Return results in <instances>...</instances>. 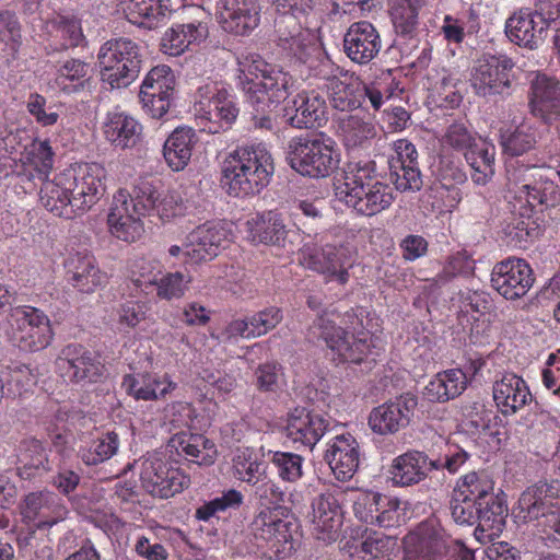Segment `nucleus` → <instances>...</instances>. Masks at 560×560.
I'll use <instances>...</instances> for the list:
<instances>
[{"label": "nucleus", "instance_id": "nucleus-1", "mask_svg": "<svg viewBox=\"0 0 560 560\" xmlns=\"http://www.w3.org/2000/svg\"><path fill=\"white\" fill-rule=\"evenodd\" d=\"M279 13L275 21L276 43L279 54L292 66L298 67L318 46L311 27L350 12L353 2L345 0H272Z\"/></svg>", "mask_w": 560, "mask_h": 560}, {"label": "nucleus", "instance_id": "nucleus-2", "mask_svg": "<svg viewBox=\"0 0 560 560\" xmlns=\"http://www.w3.org/2000/svg\"><path fill=\"white\" fill-rule=\"evenodd\" d=\"M105 179L106 170L98 163L71 164L42 185L40 202L60 218L83 214L104 195Z\"/></svg>", "mask_w": 560, "mask_h": 560}, {"label": "nucleus", "instance_id": "nucleus-3", "mask_svg": "<svg viewBox=\"0 0 560 560\" xmlns=\"http://www.w3.org/2000/svg\"><path fill=\"white\" fill-rule=\"evenodd\" d=\"M331 312H324L314 322L319 337L342 363L360 364L371 358L375 360L385 349L381 336L372 331L371 313L363 307L350 308L343 313L337 326Z\"/></svg>", "mask_w": 560, "mask_h": 560}, {"label": "nucleus", "instance_id": "nucleus-4", "mask_svg": "<svg viewBox=\"0 0 560 560\" xmlns=\"http://www.w3.org/2000/svg\"><path fill=\"white\" fill-rule=\"evenodd\" d=\"M275 173L273 158L264 143L237 145L224 159L222 183L231 196L244 198L260 194Z\"/></svg>", "mask_w": 560, "mask_h": 560}, {"label": "nucleus", "instance_id": "nucleus-5", "mask_svg": "<svg viewBox=\"0 0 560 560\" xmlns=\"http://www.w3.org/2000/svg\"><path fill=\"white\" fill-rule=\"evenodd\" d=\"M550 167L536 155L527 163L515 161L506 166V190L521 209L534 212L540 206L556 207L560 203L559 186L547 174Z\"/></svg>", "mask_w": 560, "mask_h": 560}, {"label": "nucleus", "instance_id": "nucleus-6", "mask_svg": "<svg viewBox=\"0 0 560 560\" xmlns=\"http://www.w3.org/2000/svg\"><path fill=\"white\" fill-rule=\"evenodd\" d=\"M439 448V454L432 457L417 450L397 456L392 465L394 483L401 487L418 485L433 470H447L454 475L470 457L463 447L450 441H444Z\"/></svg>", "mask_w": 560, "mask_h": 560}, {"label": "nucleus", "instance_id": "nucleus-7", "mask_svg": "<svg viewBox=\"0 0 560 560\" xmlns=\"http://www.w3.org/2000/svg\"><path fill=\"white\" fill-rule=\"evenodd\" d=\"M292 170L310 178H326L339 166L340 153L335 141L323 132L294 137L288 147Z\"/></svg>", "mask_w": 560, "mask_h": 560}, {"label": "nucleus", "instance_id": "nucleus-8", "mask_svg": "<svg viewBox=\"0 0 560 560\" xmlns=\"http://www.w3.org/2000/svg\"><path fill=\"white\" fill-rule=\"evenodd\" d=\"M551 490L547 483L528 487L518 499V510L524 521L537 522V535L547 548L560 549V503Z\"/></svg>", "mask_w": 560, "mask_h": 560}, {"label": "nucleus", "instance_id": "nucleus-9", "mask_svg": "<svg viewBox=\"0 0 560 560\" xmlns=\"http://www.w3.org/2000/svg\"><path fill=\"white\" fill-rule=\"evenodd\" d=\"M288 513L284 506H265L250 524L255 545L269 559H284L294 549L293 524Z\"/></svg>", "mask_w": 560, "mask_h": 560}, {"label": "nucleus", "instance_id": "nucleus-10", "mask_svg": "<svg viewBox=\"0 0 560 560\" xmlns=\"http://www.w3.org/2000/svg\"><path fill=\"white\" fill-rule=\"evenodd\" d=\"M8 323L5 336L13 346L23 351L43 350L54 338L50 319L43 311L33 306L11 308Z\"/></svg>", "mask_w": 560, "mask_h": 560}, {"label": "nucleus", "instance_id": "nucleus-11", "mask_svg": "<svg viewBox=\"0 0 560 560\" xmlns=\"http://www.w3.org/2000/svg\"><path fill=\"white\" fill-rule=\"evenodd\" d=\"M138 47L127 38L106 42L98 52L103 82L113 89L128 86L139 72Z\"/></svg>", "mask_w": 560, "mask_h": 560}, {"label": "nucleus", "instance_id": "nucleus-12", "mask_svg": "<svg viewBox=\"0 0 560 560\" xmlns=\"http://www.w3.org/2000/svg\"><path fill=\"white\" fill-rule=\"evenodd\" d=\"M190 485V477L174 466L166 452L155 450L142 462V489L152 497L168 499L183 492Z\"/></svg>", "mask_w": 560, "mask_h": 560}, {"label": "nucleus", "instance_id": "nucleus-13", "mask_svg": "<svg viewBox=\"0 0 560 560\" xmlns=\"http://www.w3.org/2000/svg\"><path fill=\"white\" fill-rule=\"evenodd\" d=\"M358 253L349 243H327L320 248L305 247L301 257L303 264L328 281L345 285L350 280V269L355 265Z\"/></svg>", "mask_w": 560, "mask_h": 560}, {"label": "nucleus", "instance_id": "nucleus-14", "mask_svg": "<svg viewBox=\"0 0 560 560\" xmlns=\"http://www.w3.org/2000/svg\"><path fill=\"white\" fill-rule=\"evenodd\" d=\"M453 544L441 522L428 517L405 536L402 560H443Z\"/></svg>", "mask_w": 560, "mask_h": 560}, {"label": "nucleus", "instance_id": "nucleus-15", "mask_svg": "<svg viewBox=\"0 0 560 560\" xmlns=\"http://www.w3.org/2000/svg\"><path fill=\"white\" fill-rule=\"evenodd\" d=\"M56 368L62 377L78 384L96 383L104 374L101 357L79 343L61 349Z\"/></svg>", "mask_w": 560, "mask_h": 560}, {"label": "nucleus", "instance_id": "nucleus-16", "mask_svg": "<svg viewBox=\"0 0 560 560\" xmlns=\"http://www.w3.org/2000/svg\"><path fill=\"white\" fill-rule=\"evenodd\" d=\"M514 62L506 56H490L479 60L471 71V86L479 96L510 93Z\"/></svg>", "mask_w": 560, "mask_h": 560}, {"label": "nucleus", "instance_id": "nucleus-17", "mask_svg": "<svg viewBox=\"0 0 560 560\" xmlns=\"http://www.w3.org/2000/svg\"><path fill=\"white\" fill-rule=\"evenodd\" d=\"M196 117L201 120L202 129L209 133H220L232 128L240 114L233 93L218 88L210 96L195 104Z\"/></svg>", "mask_w": 560, "mask_h": 560}, {"label": "nucleus", "instance_id": "nucleus-18", "mask_svg": "<svg viewBox=\"0 0 560 560\" xmlns=\"http://www.w3.org/2000/svg\"><path fill=\"white\" fill-rule=\"evenodd\" d=\"M535 281L530 265L523 258L509 257L497 262L491 272L492 288L506 300L523 298Z\"/></svg>", "mask_w": 560, "mask_h": 560}, {"label": "nucleus", "instance_id": "nucleus-19", "mask_svg": "<svg viewBox=\"0 0 560 560\" xmlns=\"http://www.w3.org/2000/svg\"><path fill=\"white\" fill-rule=\"evenodd\" d=\"M326 86L329 102L337 110L352 112L362 107L365 101L375 112L380 109V92L369 88V83H364L354 73L348 72L347 78L338 77Z\"/></svg>", "mask_w": 560, "mask_h": 560}, {"label": "nucleus", "instance_id": "nucleus-20", "mask_svg": "<svg viewBox=\"0 0 560 560\" xmlns=\"http://www.w3.org/2000/svg\"><path fill=\"white\" fill-rule=\"evenodd\" d=\"M139 198L137 189L132 194L127 189H119L114 196L107 223L110 234L116 238L132 243L140 236Z\"/></svg>", "mask_w": 560, "mask_h": 560}, {"label": "nucleus", "instance_id": "nucleus-21", "mask_svg": "<svg viewBox=\"0 0 560 560\" xmlns=\"http://www.w3.org/2000/svg\"><path fill=\"white\" fill-rule=\"evenodd\" d=\"M417 405V397L407 394L374 407L368 418L369 427L380 435L395 434L409 425Z\"/></svg>", "mask_w": 560, "mask_h": 560}, {"label": "nucleus", "instance_id": "nucleus-22", "mask_svg": "<svg viewBox=\"0 0 560 560\" xmlns=\"http://www.w3.org/2000/svg\"><path fill=\"white\" fill-rule=\"evenodd\" d=\"M195 11L198 16L194 20L188 23L173 24L165 31L160 42L161 52L177 57L188 50L191 45L200 44L208 37L210 18L200 7H196Z\"/></svg>", "mask_w": 560, "mask_h": 560}, {"label": "nucleus", "instance_id": "nucleus-23", "mask_svg": "<svg viewBox=\"0 0 560 560\" xmlns=\"http://www.w3.org/2000/svg\"><path fill=\"white\" fill-rule=\"evenodd\" d=\"M393 150L388 165L396 188L400 191L419 190L422 177L416 145L408 139H398L394 141Z\"/></svg>", "mask_w": 560, "mask_h": 560}, {"label": "nucleus", "instance_id": "nucleus-24", "mask_svg": "<svg viewBox=\"0 0 560 560\" xmlns=\"http://www.w3.org/2000/svg\"><path fill=\"white\" fill-rule=\"evenodd\" d=\"M381 49V35L369 21L352 23L343 35V51L357 65H369L378 56Z\"/></svg>", "mask_w": 560, "mask_h": 560}, {"label": "nucleus", "instance_id": "nucleus-25", "mask_svg": "<svg viewBox=\"0 0 560 560\" xmlns=\"http://www.w3.org/2000/svg\"><path fill=\"white\" fill-rule=\"evenodd\" d=\"M293 86L292 77L273 66L246 97L257 113L265 114L283 102Z\"/></svg>", "mask_w": 560, "mask_h": 560}, {"label": "nucleus", "instance_id": "nucleus-26", "mask_svg": "<svg viewBox=\"0 0 560 560\" xmlns=\"http://www.w3.org/2000/svg\"><path fill=\"white\" fill-rule=\"evenodd\" d=\"M217 12L222 28L234 35H248L260 21L257 0H218Z\"/></svg>", "mask_w": 560, "mask_h": 560}, {"label": "nucleus", "instance_id": "nucleus-27", "mask_svg": "<svg viewBox=\"0 0 560 560\" xmlns=\"http://www.w3.org/2000/svg\"><path fill=\"white\" fill-rule=\"evenodd\" d=\"M187 205L176 190H164L161 180L142 182V217L170 221L186 213Z\"/></svg>", "mask_w": 560, "mask_h": 560}, {"label": "nucleus", "instance_id": "nucleus-28", "mask_svg": "<svg viewBox=\"0 0 560 560\" xmlns=\"http://www.w3.org/2000/svg\"><path fill=\"white\" fill-rule=\"evenodd\" d=\"M23 520L40 528L52 526L66 518L68 510L62 499L52 491L28 493L22 506Z\"/></svg>", "mask_w": 560, "mask_h": 560}, {"label": "nucleus", "instance_id": "nucleus-29", "mask_svg": "<svg viewBox=\"0 0 560 560\" xmlns=\"http://www.w3.org/2000/svg\"><path fill=\"white\" fill-rule=\"evenodd\" d=\"M324 459L337 480L349 481L359 468L360 446L358 441L350 433L334 436L327 443Z\"/></svg>", "mask_w": 560, "mask_h": 560}, {"label": "nucleus", "instance_id": "nucleus-30", "mask_svg": "<svg viewBox=\"0 0 560 560\" xmlns=\"http://www.w3.org/2000/svg\"><path fill=\"white\" fill-rule=\"evenodd\" d=\"M55 165V151L48 139L35 138L25 145L15 162V172L24 179H39L43 184L48 179Z\"/></svg>", "mask_w": 560, "mask_h": 560}, {"label": "nucleus", "instance_id": "nucleus-31", "mask_svg": "<svg viewBox=\"0 0 560 560\" xmlns=\"http://www.w3.org/2000/svg\"><path fill=\"white\" fill-rule=\"evenodd\" d=\"M231 232L219 222H206L191 233L185 255L192 262L211 260L230 243Z\"/></svg>", "mask_w": 560, "mask_h": 560}, {"label": "nucleus", "instance_id": "nucleus-32", "mask_svg": "<svg viewBox=\"0 0 560 560\" xmlns=\"http://www.w3.org/2000/svg\"><path fill=\"white\" fill-rule=\"evenodd\" d=\"M547 23L532 9L522 8L505 21V34L515 45L536 49L542 43Z\"/></svg>", "mask_w": 560, "mask_h": 560}, {"label": "nucleus", "instance_id": "nucleus-33", "mask_svg": "<svg viewBox=\"0 0 560 560\" xmlns=\"http://www.w3.org/2000/svg\"><path fill=\"white\" fill-rule=\"evenodd\" d=\"M312 522L317 539L332 541L342 526L343 512L337 495L327 490L312 501Z\"/></svg>", "mask_w": 560, "mask_h": 560}, {"label": "nucleus", "instance_id": "nucleus-34", "mask_svg": "<svg viewBox=\"0 0 560 560\" xmlns=\"http://www.w3.org/2000/svg\"><path fill=\"white\" fill-rule=\"evenodd\" d=\"M328 420L305 408H295L287 419V436L294 443L310 450L320 441L328 429Z\"/></svg>", "mask_w": 560, "mask_h": 560}, {"label": "nucleus", "instance_id": "nucleus-35", "mask_svg": "<svg viewBox=\"0 0 560 560\" xmlns=\"http://www.w3.org/2000/svg\"><path fill=\"white\" fill-rule=\"evenodd\" d=\"M325 98L315 91H302L295 95L291 105L285 107L284 116L294 128L320 127L326 120Z\"/></svg>", "mask_w": 560, "mask_h": 560}, {"label": "nucleus", "instance_id": "nucleus-36", "mask_svg": "<svg viewBox=\"0 0 560 560\" xmlns=\"http://www.w3.org/2000/svg\"><path fill=\"white\" fill-rule=\"evenodd\" d=\"M347 207L353 209L358 214L373 217L390 207L394 200L393 189L385 183H373L359 189L341 195L338 199Z\"/></svg>", "mask_w": 560, "mask_h": 560}, {"label": "nucleus", "instance_id": "nucleus-37", "mask_svg": "<svg viewBox=\"0 0 560 560\" xmlns=\"http://www.w3.org/2000/svg\"><path fill=\"white\" fill-rule=\"evenodd\" d=\"M493 400L504 416H512L524 408L532 394L527 383L515 373H504L492 387Z\"/></svg>", "mask_w": 560, "mask_h": 560}, {"label": "nucleus", "instance_id": "nucleus-38", "mask_svg": "<svg viewBox=\"0 0 560 560\" xmlns=\"http://www.w3.org/2000/svg\"><path fill=\"white\" fill-rule=\"evenodd\" d=\"M167 446L179 456L205 466L213 464L218 454L215 444L207 436L185 431L173 435Z\"/></svg>", "mask_w": 560, "mask_h": 560}, {"label": "nucleus", "instance_id": "nucleus-39", "mask_svg": "<svg viewBox=\"0 0 560 560\" xmlns=\"http://www.w3.org/2000/svg\"><path fill=\"white\" fill-rule=\"evenodd\" d=\"M66 267L72 285L81 292H93L105 282V273L96 266L94 256L86 252L69 256Z\"/></svg>", "mask_w": 560, "mask_h": 560}, {"label": "nucleus", "instance_id": "nucleus-40", "mask_svg": "<svg viewBox=\"0 0 560 560\" xmlns=\"http://www.w3.org/2000/svg\"><path fill=\"white\" fill-rule=\"evenodd\" d=\"M198 137L192 127L179 126L165 140L163 155L175 172L183 171L189 163Z\"/></svg>", "mask_w": 560, "mask_h": 560}, {"label": "nucleus", "instance_id": "nucleus-41", "mask_svg": "<svg viewBox=\"0 0 560 560\" xmlns=\"http://www.w3.org/2000/svg\"><path fill=\"white\" fill-rule=\"evenodd\" d=\"M467 374L460 369L438 373L424 387L423 396L432 402H443L458 397L467 386Z\"/></svg>", "mask_w": 560, "mask_h": 560}, {"label": "nucleus", "instance_id": "nucleus-42", "mask_svg": "<svg viewBox=\"0 0 560 560\" xmlns=\"http://www.w3.org/2000/svg\"><path fill=\"white\" fill-rule=\"evenodd\" d=\"M373 183H383L378 177L375 161L349 162L343 168L342 179L335 183V195L339 199L341 195L354 189L363 191V187L373 185Z\"/></svg>", "mask_w": 560, "mask_h": 560}, {"label": "nucleus", "instance_id": "nucleus-43", "mask_svg": "<svg viewBox=\"0 0 560 560\" xmlns=\"http://www.w3.org/2000/svg\"><path fill=\"white\" fill-rule=\"evenodd\" d=\"M50 470L46 447L36 439L21 442L18 453L16 472L21 479L31 480Z\"/></svg>", "mask_w": 560, "mask_h": 560}, {"label": "nucleus", "instance_id": "nucleus-44", "mask_svg": "<svg viewBox=\"0 0 560 560\" xmlns=\"http://www.w3.org/2000/svg\"><path fill=\"white\" fill-rule=\"evenodd\" d=\"M247 224L253 241L266 245L279 246L284 242L288 235L282 214L277 210L257 213Z\"/></svg>", "mask_w": 560, "mask_h": 560}, {"label": "nucleus", "instance_id": "nucleus-45", "mask_svg": "<svg viewBox=\"0 0 560 560\" xmlns=\"http://www.w3.org/2000/svg\"><path fill=\"white\" fill-rule=\"evenodd\" d=\"M427 0H388V13L397 35L410 38L419 24V13Z\"/></svg>", "mask_w": 560, "mask_h": 560}, {"label": "nucleus", "instance_id": "nucleus-46", "mask_svg": "<svg viewBox=\"0 0 560 560\" xmlns=\"http://www.w3.org/2000/svg\"><path fill=\"white\" fill-rule=\"evenodd\" d=\"M296 68L304 79L322 80L327 84H330L338 77H348V71L334 62L319 46Z\"/></svg>", "mask_w": 560, "mask_h": 560}, {"label": "nucleus", "instance_id": "nucleus-47", "mask_svg": "<svg viewBox=\"0 0 560 560\" xmlns=\"http://www.w3.org/2000/svg\"><path fill=\"white\" fill-rule=\"evenodd\" d=\"M464 156L472 170L474 183L486 185L494 174V145L479 138Z\"/></svg>", "mask_w": 560, "mask_h": 560}, {"label": "nucleus", "instance_id": "nucleus-48", "mask_svg": "<svg viewBox=\"0 0 560 560\" xmlns=\"http://www.w3.org/2000/svg\"><path fill=\"white\" fill-rule=\"evenodd\" d=\"M508 509L499 497L492 494V500H485L478 504V520L475 534L478 533L486 538L499 536L504 526Z\"/></svg>", "mask_w": 560, "mask_h": 560}, {"label": "nucleus", "instance_id": "nucleus-49", "mask_svg": "<svg viewBox=\"0 0 560 560\" xmlns=\"http://www.w3.org/2000/svg\"><path fill=\"white\" fill-rule=\"evenodd\" d=\"M136 128L137 121L118 109L109 112L103 122L106 139L121 149L136 144Z\"/></svg>", "mask_w": 560, "mask_h": 560}, {"label": "nucleus", "instance_id": "nucleus-50", "mask_svg": "<svg viewBox=\"0 0 560 560\" xmlns=\"http://www.w3.org/2000/svg\"><path fill=\"white\" fill-rule=\"evenodd\" d=\"M340 131L347 150L365 149L376 137V127L370 119L350 115L340 124Z\"/></svg>", "mask_w": 560, "mask_h": 560}, {"label": "nucleus", "instance_id": "nucleus-51", "mask_svg": "<svg viewBox=\"0 0 560 560\" xmlns=\"http://www.w3.org/2000/svg\"><path fill=\"white\" fill-rule=\"evenodd\" d=\"M272 67L258 54H241L237 57L236 85L247 95Z\"/></svg>", "mask_w": 560, "mask_h": 560}, {"label": "nucleus", "instance_id": "nucleus-52", "mask_svg": "<svg viewBox=\"0 0 560 560\" xmlns=\"http://www.w3.org/2000/svg\"><path fill=\"white\" fill-rule=\"evenodd\" d=\"M504 235L509 246L527 248L539 235V225L533 218V212L522 209L520 217L505 226Z\"/></svg>", "mask_w": 560, "mask_h": 560}, {"label": "nucleus", "instance_id": "nucleus-53", "mask_svg": "<svg viewBox=\"0 0 560 560\" xmlns=\"http://www.w3.org/2000/svg\"><path fill=\"white\" fill-rule=\"evenodd\" d=\"M118 447V435L115 432H107L81 446L79 456L86 466H95L112 458Z\"/></svg>", "mask_w": 560, "mask_h": 560}, {"label": "nucleus", "instance_id": "nucleus-54", "mask_svg": "<svg viewBox=\"0 0 560 560\" xmlns=\"http://www.w3.org/2000/svg\"><path fill=\"white\" fill-rule=\"evenodd\" d=\"M493 486V480L486 472L474 471L464 475L453 492L480 505L485 500H492Z\"/></svg>", "mask_w": 560, "mask_h": 560}, {"label": "nucleus", "instance_id": "nucleus-55", "mask_svg": "<svg viewBox=\"0 0 560 560\" xmlns=\"http://www.w3.org/2000/svg\"><path fill=\"white\" fill-rule=\"evenodd\" d=\"M90 72V66L79 59H71L63 62L55 78V83L65 93H73L84 86Z\"/></svg>", "mask_w": 560, "mask_h": 560}, {"label": "nucleus", "instance_id": "nucleus-56", "mask_svg": "<svg viewBox=\"0 0 560 560\" xmlns=\"http://www.w3.org/2000/svg\"><path fill=\"white\" fill-rule=\"evenodd\" d=\"M500 143L504 153L511 156H520L535 148L537 143L536 130L522 124L512 131L501 133Z\"/></svg>", "mask_w": 560, "mask_h": 560}, {"label": "nucleus", "instance_id": "nucleus-57", "mask_svg": "<svg viewBox=\"0 0 560 560\" xmlns=\"http://www.w3.org/2000/svg\"><path fill=\"white\" fill-rule=\"evenodd\" d=\"M190 281L191 278L188 275L175 271L167 272L159 280L155 278L148 279V281L142 280V287L145 285V288H148V284L156 287L158 296L170 301L172 299L183 298Z\"/></svg>", "mask_w": 560, "mask_h": 560}, {"label": "nucleus", "instance_id": "nucleus-58", "mask_svg": "<svg viewBox=\"0 0 560 560\" xmlns=\"http://www.w3.org/2000/svg\"><path fill=\"white\" fill-rule=\"evenodd\" d=\"M269 462L276 468L278 477L285 482H296L303 476L304 458L291 452H270Z\"/></svg>", "mask_w": 560, "mask_h": 560}, {"label": "nucleus", "instance_id": "nucleus-59", "mask_svg": "<svg viewBox=\"0 0 560 560\" xmlns=\"http://www.w3.org/2000/svg\"><path fill=\"white\" fill-rule=\"evenodd\" d=\"M243 494L236 489L224 491L221 497L206 501L195 512V517L202 522H208L218 513L230 509H238L243 503Z\"/></svg>", "mask_w": 560, "mask_h": 560}, {"label": "nucleus", "instance_id": "nucleus-60", "mask_svg": "<svg viewBox=\"0 0 560 560\" xmlns=\"http://www.w3.org/2000/svg\"><path fill=\"white\" fill-rule=\"evenodd\" d=\"M232 462L236 479L249 485H256L259 481L262 474L260 470L261 463L253 450H237Z\"/></svg>", "mask_w": 560, "mask_h": 560}, {"label": "nucleus", "instance_id": "nucleus-61", "mask_svg": "<svg viewBox=\"0 0 560 560\" xmlns=\"http://www.w3.org/2000/svg\"><path fill=\"white\" fill-rule=\"evenodd\" d=\"M477 140L465 122L455 121L445 129L441 145L443 149H451L465 155Z\"/></svg>", "mask_w": 560, "mask_h": 560}, {"label": "nucleus", "instance_id": "nucleus-62", "mask_svg": "<svg viewBox=\"0 0 560 560\" xmlns=\"http://www.w3.org/2000/svg\"><path fill=\"white\" fill-rule=\"evenodd\" d=\"M395 545V540L383 533H365L360 552L371 560H385L392 555Z\"/></svg>", "mask_w": 560, "mask_h": 560}, {"label": "nucleus", "instance_id": "nucleus-63", "mask_svg": "<svg viewBox=\"0 0 560 560\" xmlns=\"http://www.w3.org/2000/svg\"><path fill=\"white\" fill-rule=\"evenodd\" d=\"M474 271L475 260L466 252H457L448 258L442 271L438 273V280L447 282L456 277H469Z\"/></svg>", "mask_w": 560, "mask_h": 560}, {"label": "nucleus", "instance_id": "nucleus-64", "mask_svg": "<svg viewBox=\"0 0 560 560\" xmlns=\"http://www.w3.org/2000/svg\"><path fill=\"white\" fill-rule=\"evenodd\" d=\"M170 0H142V28L165 25L171 15Z\"/></svg>", "mask_w": 560, "mask_h": 560}]
</instances>
